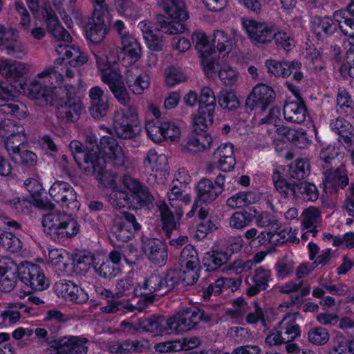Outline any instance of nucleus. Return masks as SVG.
Segmentation results:
<instances>
[{
    "label": "nucleus",
    "instance_id": "18",
    "mask_svg": "<svg viewBox=\"0 0 354 354\" xmlns=\"http://www.w3.org/2000/svg\"><path fill=\"white\" fill-rule=\"evenodd\" d=\"M88 339L84 337H64L58 340L49 342L51 348H56L59 354H87L88 346L86 345Z\"/></svg>",
    "mask_w": 354,
    "mask_h": 354
},
{
    "label": "nucleus",
    "instance_id": "23",
    "mask_svg": "<svg viewBox=\"0 0 354 354\" xmlns=\"http://www.w3.org/2000/svg\"><path fill=\"white\" fill-rule=\"evenodd\" d=\"M233 148L234 146L231 143L221 144L212 154L214 162L217 163L219 169L223 171H230L235 165Z\"/></svg>",
    "mask_w": 354,
    "mask_h": 354
},
{
    "label": "nucleus",
    "instance_id": "39",
    "mask_svg": "<svg viewBox=\"0 0 354 354\" xmlns=\"http://www.w3.org/2000/svg\"><path fill=\"white\" fill-rule=\"evenodd\" d=\"M179 262L181 268H197L199 266L198 253L193 245L188 244L183 249Z\"/></svg>",
    "mask_w": 354,
    "mask_h": 354
},
{
    "label": "nucleus",
    "instance_id": "3",
    "mask_svg": "<svg viewBox=\"0 0 354 354\" xmlns=\"http://www.w3.org/2000/svg\"><path fill=\"white\" fill-rule=\"evenodd\" d=\"M272 180L276 189L284 198L292 196L305 201H315L318 198V189L313 183L304 180L290 183L277 170L273 173Z\"/></svg>",
    "mask_w": 354,
    "mask_h": 354
},
{
    "label": "nucleus",
    "instance_id": "31",
    "mask_svg": "<svg viewBox=\"0 0 354 354\" xmlns=\"http://www.w3.org/2000/svg\"><path fill=\"white\" fill-rule=\"evenodd\" d=\"M61 285L64 297L69 300L78 304H85L88 301L87 292L71 281L65 280Z\"/></svg>",
    "mask_w": 354,
    "mask_h": 354
},
{
    "label": "nucleus",
    "instance_id": "1",
    "mask_svg": "<svg viewBox=\"0 0 354 354\" xmlns=\"http://www.w3.org/2000/svg\"><path fill=\"white\" fill-rule=\"evenodd\" d=\"M95 147L97 149L95 153L92 174L105 186L115 185V176L106 169V159L115 168L125 169L127 159L122 148L116 139L111 136H103L99 143L96 140Z\"/></svg>",
    "mask_w": 354,
    "mask_h": 354
},
{
    "label": "nucleus",
    "instance_id": "4",
    "mask_svg": "<svg viewBox=\"0 0 354 354\" xmlns=\"http://www.w3.org/2000/svg\"><path fill=\"white\" fill-rule=\"evenodd\" d=\"M113 129L116 135L122 139H131L136 137L140 121L136 106L131 105L120 109L113 116Z\"/></svg>",
    "mask_w": 354,
    "mask_h": 354
},
{
    "label": "nucleus",
    "instance_id": "44",
    "mask_svg": "<svg viewBox=\"0 0 354 354\" xmlns=\"http://www.w3.org/2000/svg\"><path fill=\"white\" fill-rule=\"evenodd\" d=\"M219 106L228 111H235L240 106V101L234 93L221 91L218 95Z\"/></svg>",
    "mask_w": 354,
    "mask_h": 354
},
{
    "label": "nucleus",
    "instance_id": "42",
    "mask_svg": "<svg viewBox=\"0 0 354 354\" xmlns=\"http://www.w3.org/2000/svg\"><path fill=\"white\" fill-rule=\"evenodd\" d=\"M112 233L115 235L118 241L127 243L134 237L133 230L131 227L121 223L116 218L113 219V224L111 228Z\"/></svg>",
    "mask_w": 354,
    "mask_h": 354
},
{
    "label": "nucleus",
    "instance_id": "64",
    "mask_svg": "<svg viewBox=\"0 0 354 354\" xmlns=\"http://www.w3.org/2000/svg\"><path fill=\"white\" fill-rule=\"evenodd\" d=\"M70 52L68 59V64L73 67H80L87 62V55L80 50L79 47L73 46Z\"/></svg>",
    "mask_w": 354,
    "mask_h": 354
},
{
    "label": "nucleus",
    "instance_id": "12",
    "mask_svg": "<svg viewBox=\"0 0 354 354\" xmlns=\"http://www.w3.org/2000/svg\"><path fill=\"white\" fill-rule=\"evenodd\" d=\"M123 185L128 189L133 201H136V209L152 204L154 197L149 188L142 184L138 179L130 175H124L122 180Z\"/></svg>",
    "mask_w": 354,
    "mask_h": 354
},
{
    "label": "nucleus",
    "instance_id": "27",
    "mask_svg": "<svg viewBox=\"0 0 354 354\" xmlns=\"http://www.w3.org/2000/svg\"><path fill=\"white\" fill-rule=\"evenodd\" d=\"M247 30L250 38L260 44L271 41L275 33L273 28L269 27L267 24L257 23L254 21L250 22Z\"/></svg>",
    "mask_w": 354,
    "mask_h": 354
},
{
    "label": "nucleus",
    "instance_id": "24",
    "mask_svg": "<svg viewBox=\"0 0 354 354\" xmlns=\"http://www.w3.org/2000/svg\"><path fill=\"white\" fill-rule=\"evenodd\" d=\"M196 189V203L209 204L214 201L221 194L220 188L214 187L212 181L205 178L198 181Z\"/></svg>",
    "mask_w": 354,
    "mask_h": 354
},
{
    "label": "nucleus",
    "instance_id": "49",
    "mask_svg": "<svg viewBox=\"0 0 354 354\" xmlns=\"http://www.w3.org/2000/svg\"><path fill=\"white\" fill-rule=\"evenodd\" d=\"M73 264L75 269L86 270L89 266L94 263V256L93 254L86 251H80L73 254Z\"/></svg>",
    "mask_w": 354,
    "mask_h": 354
},
{
    "label": "nucleus",
    "instance_id": "17",
    "mask_svg": "<svg viewBox=\"0 0 354 354\" xmlns=\"http://www.w3.org/2000/svg\"><path fill=\"white\" fill-rule=\"evenodd\" d=\"M192 39L195 48L200 54L203 67L211 70L216 69L218 66L216 63V56H212L216 52L214 48H212V44H209L206 34L203 32H194L192 35Z\"/></svg>",
    "mask_w": 354,
    "mask_h": 354
},
{
    "label": "nucleus",
    "instance_id": "54",
    "mask_svg": "<svg viewBox=\"0 0 354 354\" xmlns=\"http://www.w3.org/2000/svg\"><path fill=\"white\" fill-rule=\"evenodd\" d=\"M24 131H21L20 133H15L12 136L5 138L6 149L10 155L20 149L21 148V145L25 142L26 136Z\"/></svg>",
    "mask_w": 354,
    "mask_h": 354
},
{
    "label": "nucleus",
    "instance_id": "14",
    "mask_svg": "<svg viewBox=\"0 0 354 354\" xmlns=\"http://www.w3.org/2000/svg\"><path fill=\"white\" fill-rule=\"evenodd\" d=\"M265 65L268 72L275 77L286 78L293 74V79L297 82H300L304 77L303 73L300 71L301 64L298 61L269 59L266 62Z\"/></svg>",
    "mask_w": 354,
    "mask_h": 354
},
{
    "label": "nucleus",
    "instance_id": "37",
    "mask_svg": "<svg viewBox=\"0 0 354 354\" xmlns=\"http://www.w3.org/2000/svg\"><path fill=\"white\" fill-rule=\"evenodd\" d=\"M12 160L17 165L26 168H32L37 163V156L28 149L21 148L10 155Z\"/></svg>",
    "mask_w": 354,
    "mask_h": 354
},
{
    "label": "nucleus",
    "instance_id": "16",
    "mask_svg": "<svg viewBox=\"0 0 354 354\" xmlns=\"http://www.w3.org/2000/svg\"><path fill=\"white\" fill-rule=\"evenodd\" d=\"M171 317L153 315L149 317L140 318L136 323V330L160 335L169 330L173 331Z\"/></svg>",
    "mask_w": 354,
    "mask_h": 354
},
{
    "label": "nucleus",
    "instance_id": "59",
    "mask_svg": "<svg viewBox=\"0 0 354 354\" xmlns=\"http://www.w3.org/2000/svg\"><path fill=\"white\" fill-rule=\"evenodd\" d=\"M120 74L112 68H108L102 70V80L109 86V89L122 82Z\"/></svg>",
    "mask_w": 354,
    "mask_h": 354
},
{
    "label": "nucleus",
    "instance_id": "8",
    "mask_svg": "<svg viewBox=\"0 0 354 354\" xmlns=\"http://www.w3.org/2000/svg\"><path fill=\"white\" fill-rule=\"evenodd\" d=\"M216 106V97L214 91L208 86L201 91L198 100V109L194 118V124L207 128L214 122V115Z\"/></svg>",
    "mask_w": 354,
    "mask_h": 354
},
{
    "label": "nucleus",
    "instance_id": "55",
    "mask_svg": "<svg viewBox=\"0 0 354 354\" xmlns=\"http://www.w3.org/2000/svg\"><path fill=\"white\" fill-rule=\"evenodd\" d=\"M98 264L97 263L94 266V269L97 274L103 278L111 279L115 277L120 272L119 268L115 267L109 260L102 261L100 265Z\"/></svg>",
    "mask_w": 354,
    "mask_h": 354
},
{
    "label": "nucleus",
    "instance_id": "36",
    "mask_svg": "<svg viewBox=\"0 0 354 354\" xmlns=\"http://www.w3.org/2000/svg\"><path fill=\"white\" fill-rule=\"evenodd\" d=\"M79 231L80 225L77 221L71 215L66 214H63V220L61 223L60 227L58 228L56 240H59L64 237H73L77 234Z\"/></svg>",
    "mask_w": 354,
    "mask_h": 354
},
{
    "label": "nucleus",
    "instance_id": "5",
    "mask_svg": "<svg viewBox=\"0 0 354 354\" xmlns=\"http://www.w3.org/2000/svg\"><path fill=\"white\" fill-rule=\"evenodd\" d=\"M59 90L65 93L66 97L55 100L57 118L65 122L77 120L82 109V102L75 97V87L67 84L64 88L60 87Z\"/></svg>",
    "mask_w": 354,
    "mask_h": 354
},
{
    "label": "nucleus",
    "instance_id": "43",
    "mask_svg": "<svg viewBox=\"0 0 354 354\" xmlns=\"http://www.w3.org/2000/svg\"><path fill=\"white\" fill-rule=\"evenodd\" d=\"M330 127L333 131L342 137L346 143H351L353 127L350 122L338 118L330 123Z\"/></svg>",
    "mask_w": 354,
    "mask_h": 354
},
{
    "label": "nucleus",
    "instance_id": "48",
    "mask_svg": "<svg viewBox=\"0 0 354 354\" xmlns=\"http://www.w3.org/2000/svg\"><path fill=\"white\" fill-rule=\"evenodd\" d=\"M161 220L162 223V230L167 237H170L171 232L176 227V222L173 213L169 210L166 204L160 207Z\"/></svg>",
    "mask_w": 354,
    "mask_h": 354
},
{
    "label": "nucleus",
    "instance_id": "53",
    "mask_svg": "<svg viewBox=\"0 0 354 354\" xmlns=\"http://www.w3.org/2000/svg\"><path fill=\"white\" fill-rule=\"evenodd\" d=\"M157 20L159 23V28L165 32H168L169 35H176L183 32L185 30V25L182 23L168 22L165 20V16L160 15L157 16Z\"/></svg>",
    "mask_w": 354,
    "mask_h": 354
},
{
    "label": "nucleus",
    "instance_id": "32",
    "mask_svg": "<svg viewBox=\"0 0 354 354\" xmlns=\"http://www.w3.org/2000/svg\"><path fill=\"white\" fill-rule=\"evenodd\" d=\"M0 73L6 79L17 82L25 74L26 66L21 62L2 60L0 62Z\"/></svg>",
    "mask_w": 354,
    "mask_h": 354
},
{
    "label": "nucleus",
    "instance_id": "28",
    "mask_svg": "<svg viewBox=\"0 0 354 354\" xmlns=\"http://www.w3.org/2000/svg\"><path fill=\"white\" fill-rule=\"evenodd\" d=\"M160 3L175 21L181 23L188 19V12L183 0H160Z\"/></svg>",
    "mask_w": 354,
    "mask_h": 354
},
{
    "label": "nucleus",
    "instance_id": "46",
    "mask_svg": "<svg viewBox=\"0 0 354 354\" xmlns=\"http://www.w3.org/2000/svg\"><path fill=\"white\" fill-rule=\"evenodd\" d=\"M0 245L11 252H17L21 250L22 243L12 233L2 232L0 233Z\"/></svg>",
    "mask_w": 354,
    "mask_h": 354
},
{
    "label": "nucleus",
    "instance_id": "40",
    "mask_svg": "<svg viewBox=\"0 0 354 354\" xmlns=\"http://www.w3.org/2000/svg\"><path fill=\"white\" fill-rule=\"evenodd\" d=\"M288 174L290 179L301 182L310 174V164L303 160H297L289 165Z\"/></svg>",
    "mask_w": 354,
    "mask_h": 354
},
{
    "label": "nucleus",
    "instance_id": "10",
    "mask_svg": "<svg viewBox=\"0 0 354 354\" xmlns=\"http://www.w3.org/2000/svg\"><path fill=\"white\" fill-rule=\"evenodd\" d=\"M276 93L274 89L264 84L256 85L245 100L246 109H259L264 111L275 101Z\"/></svg>",
    "mask_w": 354,
    "mask_h": 354
},
{
    "label": "nucleus",
    "instance_id": "25",
    "mask_svg": "<svg viewBox=\"0 0 354 354\" xmlns=\"http://www.w3.org/2000/svg\"><path fill=\"white\" fill-rule=\"evenodd\" d=\"M153 301V296H147L145 297H140L138 305L133 306L129 303H122L120 301L111 300L109 301L107 305L104 306L102 309L103 312L106 313H115L118 311L133 312L136 309H138L139 311H141L149 304H152Z\"/></svg>",
    "mask_w": 354,
    "mask_h": 354
},
{
    "label": "nucleus",
    "instance_id": "6",
    "mask_svg": "<svg viewBox=\"0 0 354 354\" xmlns=\"http://www.w3.org/2000/svg\"><path fill=\"white\" fill-rule=\"evenodd\" d=\"M173 331L180 333L194 328L199 322L209 323L212 320V314L194 306L187 308L171 316Z\"/></svg>",
    "mask_w": 354,
    "mask_h": 354
},
{
    "label": "nucleus",
    "instance_id": "22",
    "mask_svg": "<svg viewBox=\"0 0 354 354\" xmlns=\"http://www.w3.org/2000/svg\"><path fill=\"white\" fill-rule=\"evenodd\" d=\"M106 15H92L86 26V37L93 43L102 41L107 31V25L105 23Z\"/></svg>",
    "mask_w": 354,
    "mask_h": 354
},
{
    "label": "nucleus",
    "instance_id": "47",
    "mask_svg": "<svg viewBox=\"0 0 354 354\" xmlns=\"http://www.w3.org/2000/svg\"><path fill=\"white\" fill-rule=\"evenodd\" d=\"M163 122L164 119H154L146 124L147 134L154 142L164 140Z\"/></svg>",
    "mask_w": 354,
    "mask_h": 354
},
{
    "label": "nucleus",
    "instance_id": "26",
    "mask_svg": "<svg viewBox=\"0 0 354 354\" xmlns=\"http://www.w3.org/2000/svg\"><path fill=\"white\" fill-rule=\"evenodd\" d=\"M307 113L306 106L301 98H298L296 101L286 102L283 106L284 118L293 123L304 122Z\"/></svg>",
    "mask_w": 354,
    "mask_h": 354
},
{
    "label": "nucleus",
    "instance_id": "58",
    "mask_svg": "<svg viewBox=\"0 0 354 354\" xmlns=\"http://www.w3.org/2000/svg\"><path fill=\"white\" fill-rule=\"evenodd\" d=\"M162 32L160 29L157 30L156 32L145 39L149 49L152 51H161L164 49L165 41Z\"/></svg>",
    "mask_w": 354,
    "mask_h": 354
},
{
    "label": "nucleus",
    "instance_id": "45",
    "mask_svg": "<svg viewBox=\"0 0 354 354\" xmlns=\"http://www.w3.org/2000/svg\"><path fill=\"white\" fill-rule=\"evenodd\" d=\"M130 194L124 190L114 189L109 196V202L115 209H121L131 204Z\"/></svg>",
    "mask_w": 354,
    "mask_h": 354
},
{
    "label": "nucleus",
    "instance_id": "57",
    "mask_svg": "<svg viewBox=\"0 0 354 354\" xmlns=\"http://www.w3.org/2000/svg\"><path fill=\"white\" fill-rule=\"evenodd\" d=\"M109 109V100L91 102L89 111L91 115L95 119H101L106 116Z\"/></svg>",
    "mask_w": 354,
    "mask_h": 354
},
{
    "label": "nucleus",
    "instance_id": "21",
    "mask_svg": "<svg viewBox=\"0 0 354 354\" xmlns=\"http://www.w3.org/2000/svg\"><path fill=\"white\" fill-rule=\"evenodd\" d=\"M202 126L194 124V130L189 135L183 150L193 153L203 152L209 149L213 142L212 136Z\"/></svg>",
    "mask_w": 354,
    "mask_h": 354
},
{
    "label": "nucleus",
    "instance_id": "9",
    "mask_svg": "<svg viewBox=\"0 0 354 354\" xmlns=\"http://www.w3.org/2000/svg\"><path fill=\"white\" fill-rule=\"evenodd\" d=\"M50 197L71 214L77 211L80 203L77 200V194L73 187L65 181H55L49 189Z\"/></svg>",
    "mask_w": 354,
    "mask_h": 354
},
{
    "label": "nucleus",
    "instance_id": "7",
    "mask_svg": "<svg viewBox=\"0 0 354 354\" xmlns=\"http://www.w3.org/2000/svg\"><path fill=\"white\" fill-rule=\"evenodd\" d=\"M96 138L93 136H87L86 138V147L77 140L70 142L69 148L73 156V159L80 168L84 169L86 172L92 174L93 169V160L95 158Z\"/></svg>",
    "mask_w": 354,
    "mask_h": 354
},
{
    "label": "nucleus",
    "instance_id": "63",
    "mask_svg": "<svg viewBox=\"0 0 354 354\" xmlns=\"http://www.w3.org/2000/svg\"><path fill=\"white\" fill-rule=\"evenodd\" d=\"M117 101L123 106H130L131 97L123 82L110 89Z\"/></svg>",
    "mask_w": 354,
    "mask_h": 354
},
{
    "label": "nucleus",
    "instance_id": "61",
    "mask_svg": "<svg viewBox=\"0 0 354 354\" xmlns=\"http://www.w3.org/2000/svg\"><path fill=\"white\" fill-rule=\"evenodd\" d=\"M116 288L118 292L116 296L118 297L129 295L132 292L134 294V281L133 278L126 277L118 281L116 283Z\"/></svg>",
    "mask_w": 354,
    "mask_h": 354
},
{
    "label": "nucleus",
    "instance_id": "29",
    "mask_svg": "<svg viewBox=\"0 0 354 354\" xmlns=\"http://www.w3.org/2000/svg\"><path fill=\"white\" fill-rule=\"evenodd\" d=\"M19 267L11 266H0V290L9 292L14 289L18 277Z\"/></svg>",
    "mask_w": 354,
    "mask_h": 354
},
{
    "label": "nucleus",
    "instance_id": "62",
    "mask_svg": "<svg viewBox=\"0 0 354 354\" xmlns=\"http://www.w3.org/2000/svg\"><path fill=\"white\" fill-rule=\"evenodd\" d=\"M166 83L169 86H175L177 84L185 82L187 78L184 73L173 66L166 69Z\"/></svg>",
    "mask_w": 354,
    "mask_h": 354
},
{
    "label": "nucleus",
    "instance_id": "30",
    "mask_svg": "<svg viewBox=\"0 0 354 354\" xmlns=\"http://www.w3.org/2000/svg\"><path fill=\"white\" fill-rule=\"evenodd\" d=\"M230 259V253L224 252L223 250L213 249L205 253L203 264L207 271H214L226 264Z\"/></svg>",
    "mask_w": 354,
    "mask_h": 354
},
{
    "label": "nucleus",
    "instance_id": "33",
    "mask_svg": "<svg viewBox=\"0 0 354 354\" xmlns=\"http://www.w3.org/2000/svg\"><path fill=\"white\" fill-rule=\"evenodd\" d=\"M337 30V24L333 19L327 17L318 19L313 24V32L318 40H323L335 33Z\"/></svg>",
    "mask_w": 354,
    "mask_h": 354
},
{
    "label": "nucleus",
    "instance_id": "60",
    "mask_svg": "<svg viewBox=\"0 0 354 354\" xmlns=\"http://www.w3.org/2000/svg\"><path fill=\"white\" fill-rule=\"evenodd\" d=\"M163 136L164 140H169L171 142L176 141L180 138V130L174 122L164 119Z\"/></svg>",
    "mask_w": 354,
    "mask_h": 354
},
{
    "label": "nucleus",
    "instance_id": "56",
    "mask_svg": "<svg viewBox=\"0 0 354 354\" xmlns=\"http://www.w3.org/2000/svg\"><path fill=\"white\" fill-rule=\"evenodd\" d=\"M24 131V127L10 119H4L0 122V137L3 138Z\"/></svg>",
    "mask_w": 354,
    "mask_h": 354
},
{
    "label": "nucleus",
    "instance_id": "51",
    "mask_svg": "<svg viewBox=\"0 0 354 354\" xmlns=\"http://www.w3.org/2000/svg\"><path fill=\"white\" fill-rule=\"evenodd\" d=\"M354 340L343 337H337L335 344L330 348L329 354H353Z\"/></svg>",
    "mask_w": 354,
    "mask_h": 354
},
{
    "label": "nucleus",
    "instance_id": "34",
    "mask_svg": "<svg viewBox=\"0 0 354 354\" xmlns=\"http://www.w3.org/2000/svg\"><path fill=\"white\" fill-rule=\"evenodd\" d=\"M121 50L129 57L131 62H138L142 56V47L132 35L121 40Z\"/></svg>",
    "mask_w": 354,
    "mask_h": 354
},
{
    "label": "nucleus",
    "instance_id": "13",
    "mask_svg": "<svg viewBox=\"0 0 354 354\" xmlns=\"http://www.w3.org/2000/svg\"><path fill=\"white\" fill-rule=\"evenodd\" d=\"M19 85L26 92L28 97L37 102L40 106H47L53 100V89H56V86H53V83L47 79H39L32 81L27 86L26 90L22 86L21 83Z\"/></svg>",
    "mask_w": 354,
    "mask_h": 354
},
{
    "label": "nucleus",
    "instance_id": "2",
    "mask_svg": "<svg viewBox=\"0 0 354 354\" xmlns=\"http://www.w3.org/2000/svg\"><path fill=\"white\" fill-rule=\"evenodd\" d=\"M180 281L179 271L169 269L162 275L153 273L147 277L142 286L134 289L136 297L162 296L172 290Z\"/></svg>",
    "mask_w": 354,
    "mask_h": 354
},
{
    "label": "nucleus",
    "instance_id": "19",
    "mask_svg": "<svg viewBox=\"0 0 354 354\" xmlns=\"http://www.w3.org/2000/svg\"><path fill=\"white\" fill-rule=\"evenodd\" d=\"M145 163H148L153 171L149 176V180H153L158 185L163 184L166 176L169 175L168 160L165 154H158L155 150H149L144 160Z\"/></svg>",
    "mask_w": 354,
    "mask_h": 354
},
{
    "label": "nucleus",
    "instance_id": "35",
    "mask_svg": "<svg viewBox=\"0 0 354 354\" xmlns=\"http://www.w3.org/2000/svg\"><path fill=\"white\" fill-rule=\"evenodd\" d=\"M63 214H65V213H49L44 215L42 218L41 223L44 231L55 240L57 236L58 228L60 227L63 220Z\"/></svg>",
    "mask_w": 354,
    "mask_h": 354
},
{
    "label": "nucleus",
    "instance_id": "41",
    "mask_svg": "<svg viewBox=\"0 0 354 354\" xmlns=\"http://www.w3.org/2000/svg\"><path fill=\"white\" fill-rule=\"evenodd\" d=\"M216 65L218 66V68L216 69L211 70L204 67L205 71L207 74L211 75L214 73H218L220 80L226 86H231L234 84L237 80V75L235 71L233 70V68L229 66H225L223 68H221L216 57Z\"/></svg>",
    "mask_w": 354,
    "mask_h": 354
},
{
    "label": "nucleus",
    "instance_id": "50",
    "mask_svg": "<svg viewBox=\"0 0 354 354\" xmlns=\"http://www.w3.org/2000/svg\"><path fill=\"white\" fill-rule=\"evenodd\" d=\"M212 47L214 49L216 48L219 53L226 52L228 53L232 48V41L223 31L216 30L214 33Z\"/></svg>",
    "mask_w": 354,
    "mask_h": 354
},
{
    "label": "nucleus",
    "instance_id": "11",
    "mask_svg": "<svg viewBox=\"0 0 354 354\" xmlns=\"http://www.w3.org/2000/svg\"><path fill=\"white\" fill-rule=\"evenodd\" d=\"M18 277L26 286L33 290H43L48 287L45 275L37 264H21L19 267Z\"/></svg>",
    "mask_w": 354,
    "mask_h": 354
},
{
    "label": "nucleus",
    "instance_id": "38",
    "mask_svg": "<svg viewBox=\"0 0 354 354\" xmlns=\"http://www.w3.org/2000/svg\"><path fill=\"white\" fill-rule=\"evenodd\" d=\"M14 97L8 100H3L0 102V113L3 114H10L16 116L19 119L24 118L26 114V107L22 103L15 101Z\"/></svg>",
    "mask_w": 354,
    "mask_h": 354
},
{
    "label": "nucleus",
    "instance_id": "52",
    "mask_svg": "<svg viewBox=\"0 0 354 354\" xmlns=\"http://www.w3.org/2000/svg\"><path fill=\"white\" fill-rule=\"evenodd\" d=\"M310 342L315 345H324L329 340L328 330L322 327L312 328L308 333Z\"/></svg>",
    "mask_w": 354,
    "mask_h": 354
},
{
    "label": "nucleus",
    "instance_id": "15",
    "mask_svg": "<svg viewBox=\"0 0 354 354\" xmlns=\"http://www.w3.org/2000/svg\"><path fill=\"white\" fill-rule=\"evenodd\" d=\"M2 49L15 58H21L26 53V48L19 40L17 31L0 25V50Z\"/></svg>",
    "mask_w": 354,
    "mask_h": 354
},
{
    "label": "nucleus",
    "instance_id": "20",
    "mask_svg": "<svg viewBox=\"0 0 354 354\" xmlns=\"http://www.w3.org/2000/svg\"><path fill=\"white\" fill-rule=\"evenodd\" d=\"M142 249L151 263L158 266L166 263L168 257L167 250L160 240L150 238L142 239Z\"/></svg>",
    "mask_w": 354,
    "mask_h": 354
}]
</instances>
